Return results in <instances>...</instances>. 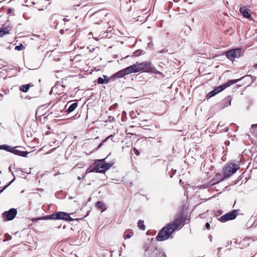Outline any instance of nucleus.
<instances>
[{
  "instance_id": "412c9836",
  "label": "nucleus",
  "mask_w": 257,
  "mask_h": 257,
  "mask_svg": "<svg viewBox=\"0 0 257 257\" xmlns=\"http://www.w3.org/2000/svg\"><path fill=\"white\" fill-rule=\"evenodd\" d=\"M113 135H110V136H109L108 137H107V138H106L104 140H103L99 144V145L98 146L97 148V150H98V149H99L103 144L105 142H106L109 139L111 138L112 139V138H113Z\"/></svg>"
},
{
  "instance_id": "473e14b6",
  "label": "nucleus",
  "mask_w": 257,
  "mask_h": 257,
  "mask_svg": "<svg viewBox=\"0 0 257 257\" xmlns=\"http://www.w3.org/2000/svg\"><path fill=\"white\" fill-rule=\"evenodd\" d=\"M254 67L255 68H257V64H255L254 65Z\"/></svg>"
},
{
  "instance_id": "393cba45",
  "label": "nucleus",
  "mask_w": 257,
  "mask_h": 257,
  "mask_svg": "<svg viewBox=\"0 0 257 257\" xmlns=\"http://www.w3.org/2000/svg\"><path fill=\"white\" fill-rule=\"evenodd\" d=\"M12 239V236L9 234H6L4 236V241L10 240Z\"/></svg>"
},
{
  "instance_id": "b1692460",
  "label": "nucleus",
  "mask_w": 257,
  "mask_h": 257,
  "mask_svg": "<svg viewBox=\"0 0 257 257\" xmlns=\"http://www.w3.org/2000/svg\"><path fill=\"white\" fill-rule=\"evenodd\" d=\"M24 49H25V47L24 46V45L22 44H21V45H20L19 46H16L15 48V49L16 50H18V51H21Z\"/></svg>"
},
{
  "instance_id": "0eeeda50",
  "label": "nucleus",
  "mask_w": 257,
  "mask_h": 257,
  "mask_svg": "<svg viewBox=\"0 0 257 257\" xmlns=\"http://www.w3.org/2000/svg\"><path fill=\"white\" fill-rule=\"evenodd\" d=\"M243 215V213L240 212L239 209H234L232 211L227 213L221 216L220 218V221L225 222L228 220H233L236 218L237 215Z\"/></svg>"
},
{
  "instance_id": "f03ea898",
  "label": "nucleus",
  "mask_w": 257,
  "mask_h": 257,
  "mask_svg": "<svg viewBox=\"0 0 257 257\" xmlns=\"http://www.w3.org/2000/svg\"><path fill=\"white\" fill-rule=\"evenodd\" d=\"M132 67L134 73L142 71L155 74H162V73L157 70L152 63L149 61L142 62H137L135 64L132 65Z\"/></svg>"
},
{
  "instance_id": "c756f323",
  "label": "nucleus",
  "mask_w": 257,
  "mask_h": 257,
  "mask_svg": "<svg viewBox=\"0 0 257 257\" xmlns=\"http://www.w3.org/2000/svg\"><path fill=\"white\" fill-rule=\"evenodd\" d=\"M134 152L135 154L137 156H139V155H140V152H139V151L137 149H136L135 148H134Z\"/></svg>"
},
{
  "instance_id": "20e7f679",
  "label": "nucleus",
  "mask_w": 257,
  "mask_h": 257,
  "mask_svg": "<svg viewBox=\"0 0 257 257\" xmlns=\"http://www.w3.org/2000/svg\"><path fill=\"white\" fill-rule=\"evenodd\" d=\"M45 218L51 220L62 219L68 221H72L74 220L70 216L69 214L61 211L55 212L51 215H47L45 217Z\"/></svg>"
},
{
  "instance_id": "6ab92c4d",
  "label": "nucleus",
  "mask_w": 257,
  "mask_h": 257,
  "mask_svg": "<svg viewBox=\"0 0 257 257\" xmlns=\"http://www.w3.org/2000/svg\"><path fill=\"white\" fill-rule=\"evenodd\" d=\"M73 32H74V31L70 29H66L65 30L61 29L60 31V33L61 34H66V35L72 34L73 33Z\"/></svg>"
},
{
  "instance_id": "1a4fd4ad",
  "label": "nucleus",
  "mask_w": 257,
  "mask_h": 257,
  "mask_svg": "<svg viewBox=\"0 0 257 257\" xmlns=\"http://www.w3.org/2000/svg\"><path fill=\"white\" fill-rule=\"evenodd\" d=\"M18 213L17 209L11 208L8 211H6L2 213L3 220L6 221L12 220L15 218Z\"/></svg>"
},
{
  "instance_id": "7c9ffc66",
  "label": "nucleus",
  "mask_w": 257,
  "mask_h": 257,
  "mask_svg": "<svg viewBox=\"0 0 257 257\" xmlns=\"http://www.w3.org/2000/svg\"><path fill=\"white\" fill-rule=\"evenodd\" d=\"M205 227L207 229H208V230L210 229V226L209 223H208V222L206 223Z\"/></svg>"
},
{
  "instance_id": "ddd939ff",
  "label": "nucleus",
  "mask_w": 257,
  "mask_h": 257,
  "mask_svg": "<svg viewBox=\"0 0 257 257\" xmlns=\"http://www.w3.org/2000/svg\"><path fill=\"white\" fill-rule=\"evenodd\" d=\"M240 13L244 18L249 19L251 17V13L248 12L246 7H242L239 9Z\"/></svg>"
},
{
  "instance_id": "9d476101",
  "label": "nucleus",
  "mask_w": 257,
  "mask_h": 257,
  "mask_svg": "<svg viewBox=\"0 0 257 257\" xmlns=\"http://www.w3.org/2000/svg\"><path fill=\"white\" fill-rule=\"evenodd\" d=\"M134 71L132 65L126 67L121 70H119L117 72L114 73L112 76V78H122L126 75H128L131 73H133Z\"/></svg>"
},
{
  "instance_id": "9b49d317",
  "label": "nucleus",
  "mask_w": 257,
  "mask_h": 257,
  "mask_svg": "<svg viewBox=\"0 0 257 257\" xmlns=\"http://www.w3.org/2000/svg\"><path fill=\"white\" fill-rule=\"evenodd\" d=\"M225 88H226V86L225 85H220L219 86L216 87L214 90L209 92L206 95V98L207 99H209V98L215 96L216 94H217L219 92L223 91Z\"/></svg>"
},
{
  "instance_id": "a211bd4d",
  "label": "nucleus",
  "mask_w": 257,
  "mask_h": 257,
  "mask_svg": "<svg viewBox=\"0 0 257 257\" xmlns=\"http://www.w3.org/2000/svg\"><path fill=\"white\" fill-rule=\"evenodd\" d=\"M32 86V85H31L30 84L23 85L20 87V90L24 92H27L29 90L30 87Z\"/></svg>"
},
{
  "instance_id": "39448f33",
  "label": "nucleus",
  "mask_w": 257,
  "mask_h": 257,
  "mask_svg": "<svg viewBox=\"0 0 257 257\" xmlns=\"http://www.w3.org/2000/svg\"><path fill=\"white\" fill-rule=\"evenodd\" d=\"M239 169V164L235 163H227L223 169V175L225 178L230 177Z\"/></svg>"
},
{
  "instance_id": "6e6552de",
  "label": "nucleus",
  "mask_w": 257,
  "mask_h": 257,
  "mask_svg": "<svg viewBox=\"0 0 257 257\" xmlns=\"http://www.w3.org/2000/svg\"><path fill=\"white\" fill-rule=\"evenodd\" d=\"M241 56V49L236 48L231 49L226 53V57L230 60L233 61L235 58H238Z\"/></svg>"
},
{
  "instance_id": "aec40b11",
  "label": "nucleus",
  "mask_w": 257,
  "mask_h": 257,
  "mask_svg": "<svg viewBox=\"0 0 257 257\" xmlns=\"http://www.w3.org/2000/svg\"><path fill=\"white\" fill-rule=\"evenodd\" d=\"M138 227L143 230L146 229V226L144 225V221L142 220H139L138 223Z\"/></svg>"
},
{
  "instance_id": "2eb2a0df",
  "label": "nucleus",
  "mask_w": 257,
  "mask_h": 257,
  "mask_svg": "<svg viewBox=\"0 0 257 257\" xmlns=\"http://www.w3.org/2000/svg\"><path fill=\"white\" fill-rule=\"evenodd\" d=\"M134 235V231L131 229H128L125 230L123 233V237L124 239L131 238Z\"/></svg>"
},
{
  "instance_id": "423d86ee",
  "label": "nucleus",
  "mask_w": 257,
  "mask_h": 257,
  "mask_svg": "<svg viewBox=\"0 0 257 257\" xmlns=\"http://www.w3.org/2000/svg\"><path fill=\"white\" fill-rule=\"evenodd\" d=\"M18 147H12L7 145H0V150H4L7 152L13 153L15 155L22 157H26L28 153L17 149Z\"/></svg>"
},
{
  "instance_id": "cd10ccee",
  "label": "nucleus",
  "mask_w": 257,
  "mask_h": 257,
  "mask_svg": "<svg viewBox=\"0 0 257 257\" xmlns=\"http://www.w3.org/2000/svg\"><path fill=\"white\" fill-rule=\"evenodd\" d=\"M13 181V180H12V181H11V182L9 183V184H8V185H6V186H5L3 189L0 190V194H1V193H2V192H3V191L5 189H6V188H7V187H8V186H9V185L12 183V182Z\"/></svg>"
},
{
  "instance_id": "bb28decb",
  "label": "nucleus",
  "mask_w": 257,
  "mask_h": 257,
  "mask_svg": "<svg viewBox=\"0 0 257 257\" xmlns=\"http://www.w3.org/2000/svg\"><path fill=\"white\" fill-rule=\"evenodd\" d=\"M117 103H115L112 105H111L109 108V110H114L116 108V107H117Z\"/></svg>"
},
{
  "instance_id": "7ed1b4c3",
  "label": "nucleus",
  "mask_w": 257,
  "mask_h": 257,
  "mask_svg": "<svg viewBox=\"0 0 257 257\" xmlns=\"http://www.w3.org/2000/svg\"><path fill=\"white\" fill-rule=\"evenodd\" d=\"M93 165V167L88 168L87 171L89 172L105 173L111 168L112 164L106 163L105 159H104L97 160Z\"/></svg>"
},
{
  "instance_id": "72a5a7b5",
  "label": "nucleus",
  "mask_w": 257,
  "mask_h": 257,
  "mask_svg": "<svg viewBox=\"0 0 257 257\" xmlns=\"http://www.w3.org/2000/svg\"><path fill=\"white\" fill-rule=\"evenodd\" d=\"M257 126V124H253V125H252V126Z\"/></svg>"
},
{
  "instance_id": "5701e85b",
  "label": "nucleus",
  "mask_w": 257,
  "mask_h": 257,
  "mask_svg": "<svg viewBox=\"0 0 257 257\" xmlns=\"http://www.w3.org/2000/svg\"><path fill=\"white\" fill-rule=\"evenodd\" d=\"M143 54V51L141 49H138L134 52V56L139 57Z\"/></svg>"
},
{
  "instance_id": "c85d7f7f",
  "label": "nucleus",
  "mask_w": 257,
  "mask_h": 257,
  "mask_svg": "<svg viewBox=\"0 0 257 257\" xmlns=\"http://www.w3.org/2000/svg\"><path fill=\"white\" fill-rule=\"evenodd\" d=\"M13 181V180H12V181H11V182L9 183V184H8V185H6V186H5L3 189L0 190V194H1V193H2V192H3V191L5 189H6V188H7V187H8V186H9V185L12 183V182Z\"/></svg>"
},
{
  "instance_id": "f704fd0d",
  "label": "nucleus",
  "mask_w": 257,
  "mask_h": 257,
  "mask_svg": "<svg viewBox=\"0 0 257 257\" xmlns=\"http://www.w3.org/2000/svg\"><path fill=\"white\" fill-rule=\"evenodd\" d=\"M89 211H88V212H87V213L86 215H87L88 214V213H89Z\"/></svg>"
},
{
  "instance_id": "c9c22d12",
  "label": "nucleus",
  "mask_w": 257,
  "mask_h": 257,
  "mask_svg": "<svg viewBox=\"0 0 257 257\" xmlns=\"http://www.w3.org/2000/svg\"><path fill=\"white\" fill-rule=\"evenodd\" d=\"M103 76H104V78L106 77V76L104 75Z\"/></svg>"
},
{
  "instance_id": "dca6fc26",
  "label": "nucleus",
  "mask_w": 257,
  "mask_h": 257,
  "mask_svg": "<svg viewBox=\"0 0 257 257\" xmlns=\"http://www.w3.org/2000/svg\"><path fill=\"white\" fill-rule=\"evenodd\" d=\"M95 206L99 209H101L102 211L106 210V208L105 207V205L104 203L100 201H98L96 202L95 204Z\"/></svg>"
},
{
  "instance_id": "2f4dec72",
  "label": "nucleus",
  "mask_w": 257,
  "mask_h": 257,
  "mask_svg": "<svg viewBox=\"0 0 257 257\" xmlns=\"http://www.w3.org/2000/svg\"><path fill=\"white\" fill-rule=\"evenodd\" d=\"M12 9L11 8H9L7 10V13L10 14L12 13Z\"/></svg>"
},
{
  "instance_id": "4468645a",
  "label": "nucleus",
  "mask_w": 257,
  "mask_h": 257,
  "mask_svg": "<svg viewBox=\"0 0 257 257\" xmlns=\"http://www.w3.org/2000/svg\"><path fill=\"white\" fill-rule=\"evenodd\" d=\"M11 28L9 27H3L0 29V37H2L5 35L10 33Z\"/></svg>"
},
{
  "instance_id": "f257e3e1",
  "label": "nucleus",
  "mask_w": 257,
  "mask_h": 257,
  "mask_svg": "<svg viewBox=\"0 0 257 257\" xmlns=\"http://www.w3.org/2000/svg\"><path fill=\"white\" fill-rule=\"evenodd\" d=\"M187 219V215L182 211L175 216L174 220L164 226L156 236L158 241H162L168 239L174 231L178 230L183 225Z\"/></svg>"
},
{
  "instance_id": "f3484780",
  "label": "nucleus",
  "mask_w": 257,
  "mask_h": 257,
  "mask_svg": "<svg viewBox=\"0 0 257 257\" xmlns=\"http://www.w3.org/2000/svg\"><path fill=\"white\" fill-rule=\"evenodd\" d=\"M78 106L77 102H74L71 104L67 109V112H71L75 110V109Z\"/></svg>"
},
{
  "instance_id": "e433bc0d",
  "label": "nucleus",
  "mask_w": 257,
  "mask_h": 257,
  "mask_svg": "<svg viewBox=\"0 0 257 257\" xmlns=\"http://www.w3.org/2000/svg\"><path fill=\"white\" fill-rule=\"evenodd\" d=\"M0 95H1V97H2V96H3V95H2V94H0Z\"/></svg>"
},
{
  "instance_id": "f8f14e48",
  "label": "nucleus",
  "mask_w": 257,
  "mask_h": 257,
  "mask_svg": "<svg viewBox=\"0 0 257 257\" xmlns=\"http://www.w3.org/2000/svg\"><path fill=\"white\" fill-rule=\"evenodd\" d=\"M231 97L230 96H227L225 97L221 101L220 105H221V108H223L227 107L231 105Z\"/></svg>"
},
{
  "instance_id": "4be33fe9",
  "label": "nucleus",
  "mask_w": 257,
  "mask_h": 257,
  "mask_svg": "<svg viewBox=\"0 0 257 257\" xmlns=\"http://www.w3.org/2000/svg\"><path fill=\"white\" fill-rule=\"evenodd\" d=\"M238 80L239 79L230 80L226 83L222 84V85H225L226 86V88H227L230 85L236 83Z\"/></svg>"
},
{
  "instance_id": "a878e982",
  "label": "nucleus",
  "mask_w": 257,
  "mask_h": 257,
  "mask_svg": "<svg viewBox=\"0 0 257 257\" xmlns=\"http://www.w3.org/2000/svg\"><path fill=\"white\" fill-rule=\"evenodd\" d=\"M104 81H105L104 79H103V78H101V77H99V78H98L97 82H98V83H99V84H103V83H104Z\"/></svg>"
}]
</instances>
